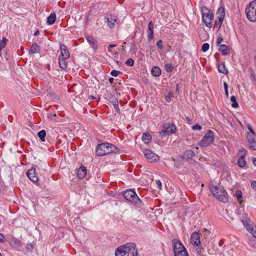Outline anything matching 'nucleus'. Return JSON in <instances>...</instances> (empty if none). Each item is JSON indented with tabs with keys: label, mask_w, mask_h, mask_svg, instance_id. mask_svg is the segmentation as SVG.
<instances>
[{
	"label": "nucleus",
	"mask_w": 256,
	"mask_h": 256,
	"mask_svg": "<svg viewBox=\"0 0 256 256\" xmlns=\"http://www.w3.org/2000/svg\"><path fill=\"white\" fill-rule=\"evenodd\" d=\"M138 250L134 243L126 244L117 248L115 252L116 256H137Z\"/></svg>",
	"instance_id": "1"
},
{
	"label": "nucleus",
	"mask_w": 256,
	"mask_h": 256,
	"mask_svg": "<svg viewBox=\"0 0 256 256\" xmlns=\"http://www.w3.org/2000/svg\"><path fill=\"white\" fill-rule=\"evenodd\" d=\"M118 150V148L112 144L102 143L97 146L96 154L98 156H104L112 152H116Z\"/></svg>",
	"instance_id": "2"
},
{
	"label": "nucleus",
	"mask_w": 256,
	"mask_h": 256,
	"mask_svg": "<svg viewBox=\"0 0 256 256\" xmlns=\"http://www.w3.org/2000/svg\"><path fill=\"white\" fill-rule=\"evenodd\" d=\"M212 194L218 200L223 202L228 200V194L222 187H218L216 186H212L210 188Z\"/></svg>",
	"instance_id": "3"
},
{
	"label": "nucleus",
	"mask_w": 256,
	"mask_h": 256,
	"mask_svg": "<svg viewBox=\"0 0 256 256\" xmlns=\"http://www.w3.org/2000/svg\"><path fill=\"white\" fill-rule=\"evenodd\" d=\"M241 222L246 230L250 232L252 236L256 238V226L252 224V222L247 214H244L240 218Z\"/></svg>",
	"instance_id": "4"
},
{
	"label": "nucleus",
	"mask_w": 256,
	"mask_h": 256,
	"mask_svg": "<svg viewBox=\"0 0 256 256\" xmlns=\"http://www.w3.org/2000/svg\"><path fill=\"white\" fill-rule=\"evenodd\" d=\"M202 22L206 26L210 28L212 26V21L214 20V14L206 6L201 8Z\"/></svg>",
	"instance_id": "5"
},
{
	"label": "nucleus",
	"mask_w": 256,
	"mask_h": 256,
	"mask_svg": "<svg viewBox=\"0 0 256 256\" xmlns=\"http://www.w3.org/2000/svg\"><path fill=\"white\" fill-rule=\"evenodd\" d=\"M248 19L252 22L256 21V0L251 2L246 8Z\"/></svg>",
	"instance_id": "6"
},
{
	"label": "nucleus",
	"mask_w": 256,
	"mask_h": 256,
	"mask_svg": "<svg viewBox=\"0 0 256 256\" xmlns=\"http://www.w3.org/2000/svg\"><path fill=\"white\" fill-rule=\"evenodd\" d=\"M214 139V133L212 130H209L202 139L198 144V145L201 147H206L213 142Z\"/></svg>",
	"instance_id": "7"
},
{
	"label": "nucleus",
	"mask_w": 256,
	"mask_h": 256,
	"mask_svg": "<svg viewBox=\"0 0 256 256\" xmlns=\"http://www.w3.org/2000/svg\"><path fill=\"white\" fill-rule=\"evenodd\" d=\"M176 128L174 124L166 123L163 125V130L160 132L159 135L162 138L170 134H174L176 132Z\"/></svg>",
	"instance_id": "8"
},
{
	"label": "nucleus",
	"mask_w": 256,
	"mask_h": 256,
	"mask_svg": "<svg viewBox=\"0 0 256 256\" xmlns=\"http://www.w3.org/2000/svg\"><path fill=\"white\" fill-rule=\"evenodd\" d=\"M123 196L128 200L135 203L138 201L140 202V199L136 194L134 190L131 189L127 190L122 193Z\"/></svg>",
	"instance_id": "9"
},
{
	"label": "nucleus",
	"mask_w": 256,
	"mask_h": 256,
	"mask_svg": "<svg viewBox=\"0 0 256 256\" xmlns=\"http://www.w3.org/2000/svg\"><path fill=\"white\" fill-rule=\"evenodd\" d=\"M143 153L146 158L150 162H156L159 160V156L150 150L146 149L144 150Z\"/></svg>",
	"instance_id": "10"
},
{
	"label": "nucleus",
	"mask_w": 256,
	"mask_h": 256,
	"mask_svg": "<svg viewBox=\"0 0 256 256\" xmlns=\"http://www.w3.org/2000/svg\"><path fill=\"white\" fill-rule=\"evenodd\" d=\"M218 18V24H215V26H217L218 28V30H219L220 27L221 25L223 22L225 16V10L224 7H220L218 8L216 12V14Z\"/></svg>",
	"instance_id": "11"
},
{
	"label": "nucleus",
	"mask_w": 256,
	"mask_h": 256,
	"mask_svg": "<svg viewBox=\"0 0 256 256\" xmlns=\"http://www.w3.org/2000/svg\"><path fill=\"white\" fill-rule=\"evenodd\" d=\"M118 18L116 16L112 14H108L104 18V22L108 24L110 28H114L115 26V23L117 22Z\"/></svg>",
	"instance_id": "12"
},
{
	"label": "nucleus",
	"mask_w": 256,
	"mask_h": 256,
	"mask_svg": "<svg viewBox=\"0 0 256 256\" xmlns=\"http://www.w3.org/2000/svg\"><path fill=\"white\" fill-rule=\"evenodd\" d=\"M173 244L174 253L180 251V252H184L185 254H187L186 250L180 241L174 240H173Z\"/></svg>",
	"instance_id": "13"
},
{
	"label": "nucleus",
	"mask_w": 256,
	"mask_h": 256,
	"mask_svg": "<svg viewBox=\"0 0 256 256\" xmlns=\"http://www.w3.org/2000/svg\"><path fill=\"white\" fill-rule=\"evenodd\" d=\"M190 241L192 244L198 246L200 244V236L198 232H194L190 237Z\"/></svg>",
	"instance_id": "14"
},
{
	"label": "nucleus",
	"mask_w": 256,
	"mask_h": 256,
	"mask_svg": "<svg viewBox=\"0 0 256 256\" xmlns=\"http://www.w3.org/2000/svg\"><path fill=\"white\" fill-rule=\"evenodd\" d=\"M28 177L33 182H36L38 181V178L36 175V170L35 168H30L26 172Z\"/></svg>",
	"instance_id": "15"
},
{
	"label": "nucleus",
	"mask_w": 256,
	"mask_h": 256,
	"mask_svg": "<svg viewBox=\"0 0 256 256\" xmlns=\"http://www.w3.org/2000/svg\"><path fill=\"white\" fill-rule=\"evenodd\" d=\"M196 155L195 152L191 150H186L184 153L182 158L185 159L186 161L189 162L192 158Z\"/></svg>",
	"instance_id": "16"
},
{
	"label": "nucleus",
	"mask_w": 256,
	"mask_h": 256,
	"mask_svg": "<svg viewBox=\"0 0 256 256\" xmlns=\"http://www.w3.org/2000/svg\"><path fill=\"white\" fill-rule=\"evenodd\" d=\"M60 50L61 52V55L60 56L62 58H69L70 54V52L67 48L66 46L64 44H61L60 45Z\"/></svg>",
	"instance_id": "17"
},
{
	"label": "nucleus",
	"mask_w": 256,
	"mask_h": 256,
	"mask_svg": "<svg viewBox=\"0 0 256 256\" xmlns=\"http://www.w3.org/2000/svg\"><path fill=\"white\" fill-rule=\"evenodd\" d=\"M240 152H244V154L239 158L238 161V164L240 167L244 168L246 164L245 156L246 155V150L245 149H242L240 150Z\"/></svg>",
	"instance_id": "18"
},
{
	"label": "nucleus",
	"mask_w": 256,
	"mask_h": 256,
	"mask_svg": "<svg viewBox=\"0 0 256 256\" xmlns=\"http://www.w3.org/2000/svg\"><path fill=\"white\" fill-rule=\"evenodd\" d=\"M250 148L254 150H256V136H246Z\"/></svg>",
	"instance_id": "19"
},
{
	"label": "nucleus",
	"mask_w": 256,
	"mask_h": 256,
	"mask_svg": "<svg viewBox=\"0 0 256 256\" xmlns=\"http://www.w3.org/2000/svg\"><path fill=\"white\" fill-rule=\"evenodd\" d=\"M218 50L222 53V55L226 56L230 53V49L226 44H220L218 46Z\"/></svg>",
	"instance_id": "20"
},
{
	"label": "nucleus",
	"mask_w": 256,
	"mask_h": 256,
	"mask_svg": "<svg viewBox=\"0 0 256 256\" xmlns=\"http://www.w3.org/2000/svg\"><path fill=\"white\" fill-rule=\"evenodd\" d=\"M86 174V170L84 166H81L78 170L77 175L80 179H82Z\"/></svg>",
	"instance_id": "21"
},
{
	"label": "nucleus",
	"mask_w": 256,
	"mask_h": 256,
	"mask_svg": "<svg viewBox=\"0 0 256 256\" xmlns=\"http://www.w3.org/2000/svg\"><path fill=\"white\" fill-rule=\"evenodd\" d=\"M86 40H88V43L91 45L92 48L96 50L98 48L96 40L91 36H87Z\"/></svg>",
	"instance_id": "22"
},
{
	"label": "nucleus",
	"mask_w": 256,
	"mask_h": 256,
	"mask_svg": "<svg viewBox=\"0 0 256 256\" xmlns=\"http://www.w3.org/2000/svg\"><path fill=\"white\" fill-rule=\"evenodd\" d=\"M40 51V46L36 44H33L30 48V52L32 54L39 53Z\"/></svg>",
	"instance_id": "23"
},
{
	"label": "nucleus",
	"mask_w": 256,
	"mask_h": 256,
	"mask_svg": "<svg viewBox=\"0 0 256 256\" xmlns=\"http://www.w3.org/2000/svg\"><path fill=\"white\" fill-rule=\"evenodd\" d=\"M151 73L154 76H158L161 74L162 71L159 67L155 66L152 68Z\"/></svg>",
	"instance_id": "24"
},
{
	"label": "nucleus",
	"mask_w": 256,
	"mask_h": 256,
	"mask_svg": "<svg viewBox=\"0 0 256 256\" xmlns=\"http://www.w3.org/2000/svg\"><path fill=\"white\" fill-rule=\"evenodd\" d=\"M66 58H62L60 56L59 57V65L61 68L62 70H66L68 68L67 62L66 61Z\"/></svg>",
	"instance_id": "25"
},
{
	"label": "nucleus",
	"mask_w": 256,
	"mask_h": 256,
	"mask_svg": "<svg viewBox=\"0 0 256 256\" xmlns=\"http://www.w3.org/2000/svg\"><path fill=\"white\" fill-rule=\"evenodd\" d=\"M56 20V14L55 12L52 13L48 17L47 19V23L48 24H52L54 23Z\"/></svg>",
	"instance_id": "26"
},
{
	"label": "nucleus",
	"mask_w": 256,
	"mask_h": 256,
	"mask_svg": "<svg viewBox=\"0 0 256 256\" xmlns=\"http://www.w3.org/2000/svg\"><path fill=\"white\" fill-rule=\"evenodd\" d=\"M218 72L223 74H227L228 72V70L226 68L224 62H222L218 66Z\"/></svg>",
	"instance_id": "27"
},
{
	"label": "nucleus",
	"mask_w": 256,
	"mask_h": 256,
	"mask_svg": "<svg viewBox=\"0 0 256 256\" xmlns=\"http://www.w3.org/2000/svg\"><path fill=\"white\" fill-rule=\"evenodd\" d=\"M10 244L13 247H18L20 246V240L12 238L10 242Z\"/></svg>",
	"instance_id": "28"
},
{
	"label": "nucleus",
	"mask_w": 256,
	"mask_h": 256,
	"mask_svg": "<svg viewBox=\"0 0 256 256\" xmlns=\"http://www.w3.org/2000/svg\"><path fill=\"white\" fill-rule=\"evenodd\" d=\"M142 140L145 144H148L152 140V136L149 134H144L142 135Z\"/></svg>",
	"instance_id": "29"
},
{
	"label": "nucleus",
	"mask_w": 256,
	"mask_h": 256,
	"mask_svg": "<svg viewBox=\"0 0 256 256\" xmlns=\"http://www.w3.org/2000/svg\"><path fill=\"white\" fill-rule=\"evenodd\" d=\"M38 136L42 142H44L45 136H46V130H41L40 131L38 132Z\"/></svg>",
	"instance_id": "30"
},
{
	"label": "nucleus",
	"mask_w": 256,
	"mask_h": 256,
	"mask_svg": "<svg viewBox=\"0 0 256 256\" xmlns=\"http://www.w3.org/2000/svg\"><path fill=\"white\" fill-rule=\"evenodd\" d=\"M107 99L108 100L110 101L112 104L118 101V99L116 98V97L110 94H108Z\"/></svg>",
	"instance_id": "31"
},
{
	"label": "nucleus",
	"mask_w": 256,
	"mask_h": 256,
	"mask_svg": "<svg viewBox=\"0 0 256 256\" xmlns=\"http://www.w3.org/2000/svg\"><path fill=\"white\" fill-rule=\"evenodd\" d=\"M230 100L232 102V106L234 108H238V102L236 101V98L234 96H232L230 98Z\"/></svg>",
	"instance_id": "32"
},
{
	"label": "nucleus",
	"mask_w": 256,
	"mask_h": 256,
	"mask_svg": "<svg viewBox=\"0 0 256 256\" xmlns=\"http://www.w3.org/2000/svg\"><path fill=\"white\" fill-rule=\"evenodd\" d=\"M236 196L240 203H241L242 200V192L240 190H237L235 193Z\"/></svg>",
	"instance_id": "33"
},
{
	"label": "nucleus",
	"mask_w": 256,
	"mask_h": 256,
	"mask_svg": "<svg viewBox=\"0 0 256 256\" xmlns=\"http://www.w3.org/2000/svg\"><path fill=\"white\" fill-rule=\"evenodd\" d=\"M247 127H248V130L250 132L251 134H250L248 133L246 136H256V134H255L254 130L252 129V128L251 126V125L250 124H248L247 125Z\"/></svg>",
	"instance_id": "34"
},
{
	"label": "nucleus",
	"mask_w": 256,
	"mask_h": 256,
	"mask_svg": "<svg viewBox=\"0 0 256 256\" xmlns=\"http://www.w3.org/2000/svg\"><path fill=\"white\" fill-rule=\"evenodd\" d=\"M173 66L171 64H167L165 65L166 70L168 72H170L173 70Z\"/></svg>",
	"instance_id": "35"
},
{
	"label": "nucleus",
	"mask_w": 256,
	"mask_h": 256,
	"mask_svg": "<svg viewBox=\"0 0 256 256\" xmlns=\"http://www.w3.org/2000/svg\"><path fill=\"white\" fill-rule=\"evenodd\" d=\"M210 48V44L208 43H204L202 44V50L203 52H206Z\"/></svg>",
	"instance_id": "36"
},
{
	"label": "nucleus",
	"mask_w": 256,
	"mask_h": 256,
	"mask_svg": "<svg viewBox=\"0 0 256 256\" xmlns=\"http://www.w3.org/2000/svg\"><path fill=\"white\" fill-rule=\"evenodd\" d=\"M126 64L128 66H132L134 65V60L132 58H130L126 61Z\"/></svg>",
	"instance_id": "37"
},
{
	"label": "nucleus",
	"mask_w": 256,
	"mask_h": 256,
	"mask_svg": "<svg viewBox=\"0 0 256 256\" xmlns=\"http://www.w3.org/2000/svg\"><path fill=\"white\" fill-rule=\"evenodd\" d=\"M122 72L120 71H118V70H112L111 72H110V74L112 76H118L119 74H122Z\"/></svg>",
	"instance_id": "38"
},
{
	"label": "nucleus",
	"mask_w": 256,
	"mask_h": 256,
	"mask_svg": "<svg viewBox=\"0 0 256 256\" xmlns=\"http://www.w3.org/2000/svg\"><path fill=\"white\" fill-rule=\"evenodd\" d=\"M174 254L175 256H188V252L187 254H186L184 252H180V251H178Z\"/></svg>",
	"instance_id": "39"
},
{
	"label": "nucleus",
	"mask_w": 256,
	"mask_h": 256,
	"mask_svg": "<svg viewBox=\"0 0 256 256\" xmlns=\"http://www.w3.org/2000/svg\"><path fill=\"white\" fill-rule=\"evenodd\" d=\"M192 129L194 130H201L202 127L199 124H197L192 126Z\"/></svg>",
	"instance_id": "40"
},
{
	"label": "nucleus",
	"mask_w": 256,
	"mask_h": 256,
	"mask_svg": "<svg viewBox=\"0 0 256 256\" xmlns=\"http://www.w3.org/2000/svg\"><path fill=\"white\" fill-rule=\"evenodd\" d=\"M224 86L225 90V94L227 97L228 96V85L226 82H224Z\"/></svg>",
	"instance_id": "41"
},
{
	"label": "nucleus",
	"mask_w": 256,
	"mask_h": 256,
	"mask_svg": "<svg viewBox=\"0 0 256 256\" xmlns=\"http://www.w3.org/2000/svg\"><path fill=\"white\" fill-rule=\"evenodd\" d=\"M153 23L152 22H149L148 24V32H153Z\"/></svg>",
	"instance_id": "42"
},
{
	"label": "nucleus",
	"mask_w": 256,
	"mask_h": 256,
	"mask_svg": "<svg viewBox=\"0 0 256 256\" xmlns=\"http://www.w3.org/2000/svg\"><path fill=\"white\" fill-rule=\"evenodd\" d=\"M156 46L160 48V49H162L163 48V45H162V40H159L157 42H156Z\"/></svg>",
	"instance_id": "43"
},
{
	"label": "nucleus",
	"mask_w": 256,
	"mask_h": 256,
	"mask_svg": "<svg viewBox=\"0 0 256 256\" xmlns=\"http://www.w3.org/2000/svg\"><path fill=\"white\" fill-rule=\"evenodd\" d=\"M223 41V38L222 37V36H220L217 39V40H216V43H217V45L218 46H219L220 45V43Z\"/></svg>",
	"instance_id": "44"
},
{
	"label": "nucleus",
	"mask_w": 256,
	"mask_h": 256,
	"mask_svg": "<svg viewBox=\"0 0 256 256\" xmlns=\"http://www.w3.org/2000/svg\"><path fill=\"white\" fill-rule=\"evenodd\" d=\"M156 184L157 185V186L160 189H162V185L160 181V180H156Z\"/></svg>",
	"instance_id": "45"
},
{
	"label": "nucleus",
	"mask_w": 256,
	"mask_h": 256,
	"mask_svg": "<svg viewBox=\"0 0 256 256\" xmlns=\"http://www.w3.org/2000/svg\"><path fill=\"white\" fill-rule=\"evenodd\" d=\"M5 46V44H4V42H1V40H0V53L1 52L2 49L4 48Z\"/></svg>",
	"instance_id": "46"
},
{
	"label": "nucleus",
	"mask_w": 256,
	"mask_h": 256,
	"mask_svg": "<svg viewBox=\"0 0 256 256\" xmlns=\"http://www.w3.org/2000/svg\"><path fill=\"white\" fill-rule=\"evenodd\" d=\"M148 38H149L150 40L152 39V38H154V34H153V32H148Z\"/></svg>",
	"instance_id": "47"
},
{
	"label": "nucleus",
	"mask_w": 256,
	"mask_h": 256,
	"mask_svg": "<svg viewBox=\"0 0 256 256\" xmlns=\"http://www.w3.org/2000/svg\"><path fill=\"white\" fill-rule=\"evenodd\" d=\"M251 186L254 190H256V181H253L252 182Z\"/></svg>",
	"instance_id": "48"
},
{
	"label": "nucleus",
	"mask_w": 256,
	"mask_h": 256,
	"mask_svg": "<svg viewBox=\"0 0 256 256\" xmlns=\"http://www.w3.org/2000/svg\"><path fill=\"white\" fill-rule=\"evenodd\" d=\"M0 242H4V236L1 233H0Z\"/></svg>",
	"instance_id": "49"
},
{
	"label": "nucleus",
	"mask_w": 256,
	"mask_h": 256,
	"mask_svg": "<svg viewBox=\"0 0 256 256\" xmlns=\"http://www.w3.org/2000/svg\"><path fill=\"white\" fill-rule=\"evenodd\" d=\"M8 41V40L6 37H3L2 40H1V42H2L5 46L6 45V42Z\"/></svg>",
	"instance_id": "50"
},
{
	"label": "nucleus",
	"mask_w": 256,
	"mask_h": 256,
	"mask_svg": "<svg viewBox=\"0 0 256 256\" xmlns=\"http://www.w3.org/2000/svg\"><path fill=\"white\" fill-rule=\"evenodd\" d=\"M112 104L114 108H116L118 107V101L116 102H114V103Z\"/></svg>",
	"instance_id": "51"
},
{
	"label": "nucleus",
	"mask_w": 256,
	"mask_h": 256,
	"mask_svg": "<svg viewBox=\"0 0 256 256\" xmlns=\"http://www.w3.org/2000/svg\"><path fill=\"white\" fill-rule=\"evenodd\" d=\"M116 46V44H110L108 46V48H109L108 50H110V48H113L115 47Z\"/></svg>",
	"instance_id": "52"
},
{
	"label": "nucleus",
	"mask_w": 256,
	"mask_h": 256,
	"mask_svg": "<svg viewBox=\"0 0 256 256\" xmlns=\"http://www.w3.org/2000/svg\"><path fill=\"white\" fill-rule=\"evenodd\" d=\"M252 163L254 166H256V158H252Z\"/></svg>",
	"instance_id": "53"
},
{
	"label": "nucleus",
	"mask_w": 256,
	"mask_h": 256,
	"mask_svg": "<svg viewBox=\"0 0 256 256\" xmlns=\"http://www.w3.org/2000/svg\"><path fill=\"white\" fill-rule=\"evenodd\" d=\"M203 248H200L198 251V253L200 254H202L203 252Z\"/></svg>",
	"instance_id": "54"
},
{
	"label": "nucleus",
	"mask_w": 256,
	"mask_h": 256,
	"mask_svg": "<svg viewBox=\"0 0 256 256\" xmlns=\"http://www.w3.org/2000/svg\"><path fill=\"white\" fill-rule=\"evenodd\" d=\"M114 79L113 78H110L108 80H109V82L110 83V84H112L113 83V81H114Z\"/></svg>",
	"instance_id": "55"
},
{
	"label": "nucleus",
	"mask_w": 256,
	"mask_h": 256,
	"mask_svg": "<svg viewBox=\"0 0 256 256\" xmlns=\"http://www.w3.org/2000/svg\"><path fill=\"white\" fill-rule=\"evenodd\" d=\"M40 34V31L38 30H36L34 33V36H38Z\"/></svg>",
	"instance_id": "56"
},
{
	"label": "nucleus",
	"mask_w": 256,
	"mask_h": 256,
	"mask_svg": "<svg viewBox=\"0 0 256 256\" xmlns=\"http://www.w3.org/2000/svg\"><path fill=\"white\" fill-rule=\"evenodd\" d=\"M115 108V110L118 113H120V108H119V107H118L116 108Z\"/></svg>",
	"instance_id": "57"
},
{
	"label": "nucleus",
	"mask_w": 256,
	"mask_h": 256,
	"mask_svg": "<svg viewBox=\"0 0 256 256\" xmlns=\"http://www.w3.org/2000/svg\"><path fill=\"white\" fill-rule=\"evenodd\" d=\"M166 100L167 102H169L170 100V97H166Z\"/></svg>",
	"instance_id": "58"
},
{
	"label": "nucleus",
	"mask_w": 256,
	"mask_h": 256,
	"mask_svg": "<svg viewBox=\"0 0 256 256\" xmlns=\"http://www.w3.org/2000/svg\"><path fill=\"white\" fill-rule=\"evenodd\" d=\"M203 232H208V234L210 233V231L207 230L206 228H204V231Z\"/></svg>",
	"instance_id": "59"
},
{
	"label": "nucleus",
	"mask_w": 256,
	"mask_h": 256,
	"mask_svg": "<svg viewBox=\"0 0 256 256\" xmlns=\"http://www.w3.org/2000/svg\"><path fill=\"white\" fill-rule=\"evenodd\" d=\"M90 98V99H94L95 98V97L93 96H90V97H89Z\"/></svg>",
	"instance_id": "60"
},
{
	"label": "nucleus",
	"mask_w": 256,
	"mask_h": 256,
	"mask_svg": "<svg viewBox=\"0 0 256 256\" xmlns=\"http://www.w3.org/2000/svg\"><path fill=\"white\" fill-rule=\"evenodd\" d=\"M192 146L194 148H195V150H198V147H197V146L194 147V146Z\"/></svg>",
	"instance_id": "61"
},
{
	"label": "nucleus",
	"mask_w": 256,
	"mask_h": 256,
	"mask_svg": "<svg viewBox=\"0 0 256 256\" xmlns=\"http://www.w3.org/2000/svg\"><path fill=\"white\" fill-rule=\"evenodd\" d=\"M30 248H33L32 245L30 244Z\"/></svg>",
	"instance_id": "62"
},
{
	"label": "nucleus",
	"mask_w": 256,
	"mask_h": 256,
	"mask_svg": "<svg viewBox=\"0 0 256 256\" xmlns=\"http://www.w3.org/2000/svg\"><path fill=\"white\" fill-rule=\"evenodd\" d=\"M138 220H136V223L138 224Z\"/></svg>",
	"instance_id": "63"
}]
</instances>
